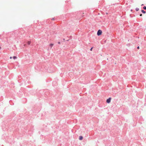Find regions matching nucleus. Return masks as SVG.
I'll use <instances>...</instances> for the list:
<instances>
[{
	"mask_svg": "<svg viewBox=\"0 0 146 146\" xmlns=\"http://www.w3.org/2000/svg\"><path fill=\"white\" fill-rule=\"evenodd\" d=\"M102 31L101 30H99L98 31V32H97V35H98V36H99V35H101V34H102Z\"/></svg>",
	"mask_w": 146,
	"mask_h": 146,
	"instance_id": "obj_1",
	"label": "nucleus"
},
{
	"mask_svg": "<svg viewBox=\"0 0 146 146\" xmlns=\"http://www.w3.org/2000/svg\"><path fill=\"white\" fill-rule=\"evenodd\" d=\"M143 8L144 9H146V6L144 7H143Z\"/></svg>",
	"mask_w": 146,
	"mask_h": 146,
	"instance_id": "obj_9",
	"label": "nucleus"
},
{
	"mask_svg": "<svg viewBox=\"0 0 146 146\" xmlns=\"http://www.w3.org/2000/svg\"><path fill=\"white\" fill-rule=\"evenodd\" d=\"M1 48V47H0V49Z\"/></svg>",
	"mask_w": 146,
	"mask_h": 146,
	"instance_id": "obj_15",
	"label": "nucleus"
},
{
	"mask_svg": "<svg viewBox=\"0 0 146 146\" xmlns=\"http://www.w3.org/2000/svg\"><path fill=\"white\" fill-rule=\"evenodd\" d=\"M140 16H142V14H141L140 15Z\"/></svg>",
	"mask_w": 146,
	"mask_h": 146,
	"instance_id": "obj_12",
	"label": "nucleus"
},
{
	"mask_svg": "<svg viewBox=\"0 0 146 146\" xmlns=\"http://www.w3.org/2000/svg\"><path fill=\"white\" fill-rule=\"evenodd\" d=\"M13 58L14 59H15L17 58V57L15 56H14L13 57Z\"/></svg>",
	"mask_w": 146,
	"mask_h": 146,
	"instance_id": "obj_7",
	"label": "nucleus"
},
{
	"mask_svg": "<svg viewBox=\"0 0 146 146\" xmlns=\"http://www.w3.org/2000/svg\"><path fill=\"white\" fill-rule=\"evenodd\" d=\"M92 48H92H92H91V49H90V50L91 51H92Z\"/></svg>",
	"mask_w": 146,
	"mask_h": 146,
	"instance_id": "obj_10",
	"label": "nucleus"
},
{
	"mask_svg": "<svg viewBox=\"0 0 146 146\" xmlns=\"http://www.w3.org/2000/svg\"><path fill=\"white\" fill-rule=\"evenodd\" d=\"M54 45V44H50V45H49V46H50V47H51V48H52V46Z\"/></svg>",
	"mask_w": 146,
	"mask_h": 146,
	"instance_id": "obj_3",
	"label": "nucleus"
},
{
	"mask_svg": "<svg viewBox=\"0 0 146 146\" xmlns=\"http://www.w3.org/2000/svg\"><path fill=\"white\" fill-rule=\"evenodd\" d=\"M79 139L80 140H82L83 139V137L82 136H80L79 137Z\"/></svg>",
	"mask_w": 146,
	"mask_h": 146,
	"instance_id": "obj_4",
	"label": "nucleus"
},
{
	"mask_svg": "<svg viewBox=\"0 0 146 146\" xmlns=\"http://www.w3.org/2000/svg\"><path fill=\"white\" fill-rule=\"evenodd\" d=\"M12 58V57H10V59H11V58Z\"/></svg>",
	"mask_w": 146,
	"mask_h": 146,
	"instance_id": "obj_13",
	"label": "nucleus"
},
{
	"mask_svg": "<svg viewBox=\"0 0 146 146\" xmlns=\"http://www.w3.org/2000/svg\"><path fill=\"white\" fill-rule=\"evenodd\" d=\"M31 41H29L27 42V43L28 45H30L31 43Z\"/></svg>",
	"mask_w": 146,
	"mask_h": 146,
	"instance_id": "obj_5",
	"label": "nucleus"
},
{
	"mask_svg": "<svg viewBox=\"0 0 146 146\" xmlns=\"http://www.w3.org/2000/svg\"><path fill=\"white\" fill-rule=\"evenodd\" d=\"M137 48L138 49H139V46H138L137 47Z\"/></svg>",
	"mask_w": 146,
	"mask_h": 146,
	"instance_id": "obj_11",
	"label": "nucleus"
},
{
	"mask_svg": "<svg viewBox=\"0 0 146 146\" xmlns=\"http://www.w3.org/2000/svg\"><path fill=\"white\" fill-rule=\"evenodd\" d=\"M58 43L59 44H60V42H58Z\"/></svg>",
	"mask_w": 146,
	"mask_h": 146,
	"instance_id": "obj_14",
	"label": "nucleus"
},
{
	"mask_svg": "<svg viewBox=\"0 0 146 146\" xmlns=\"http://www.w3.org/2000/svg\"><path fill=\"white\" fill-rule=\"evenodd\" d=\"M142 12L143 13H145V11H144L143 10H141Z\"/></svg>",
	"mask_w": 146,
	"mask_h": 146,
	"instance_id": "obj_6",
	"label": "nucleus"
},
{
	"mask_svg": "<svg viewBox=\"0 0 146 146\" xmlns=\"http://www.w3.org/2000/svg\"><path fill=\"white\" fill-rule=\"evenodd\" d=\"M111 98H109L107 100L106 102L107 103H109L110 102Z\"/></svg>",
	"mask_w": 146,
	"mask_h": 146,
	"instance_id": "obj_2",
	"label": "nucleus"
},
{
	"mask_svg": "<svg viewBox=\"0 0 146 146\" xmlns=\"http://www.w3.org/2000/svg\"><path fill=\"white\" fill-rule=\"evenodd\" d=\"M137 11H138V10H139V8H136V9H135Z\"/></svg>",
	"mask_w": 146,
	"mask_h": 146,
	"instance_id": "obj_8",
	"label": "nucleus"
}]
</instances>
